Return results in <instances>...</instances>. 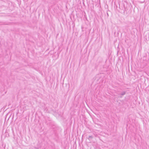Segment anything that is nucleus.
<instances>
[{"label":"nucleus","instance_id":"3","mask_svg":"<svg viewBox=\"0 0 149 149\" xmlns=\"http://www.w3.org/2000/svg\"><path fill=\"white\" fill-rule=\"evenodd\" d=\"M120 97H122V96H120Z\"/></svg>","mask_w":149,"mask_h":149},{"label":"nucleus","instance_id":"2","mask_svg":"<svg viewBox=\"0 0 149 149\" xmlns=\"http://www.w3.org/2000/svg\"><path fill=\"white\" fill-rule=\"evenodd\" d=\"M93 138V136H89L88 137V139H92Z\"/></svg>","mask_w":149,"mask_h":149},{"label":"nucleus","instance_id":"1","mask_svg":"<svg viewBox=\"0 0 149 149\" xmlns=\"http://www.w3.org/2000/svg\"><path fill=\"white\" fill-rule=\"evenodd\" d=\"M126 92L125 91L123 92L121 94H120L119 95H125Z\"/></svg>","mask_w":149,"mask_h":149}]
</instances>
